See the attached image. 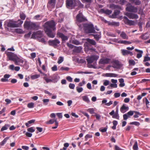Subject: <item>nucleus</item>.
I'll use <instances>...</instances> for the list:
<instances>
[{"instance_id": "nucleus-1", "label": "nucleus", "mask_w": 150, "mask_h": 150, "mask_svg": "<svg viewBox=\"0 0 150 150\" xmlns=\"http://www.w3.org/2000/svg\"><path fill=\"white\" fill-rule=\"evenodd\" d=\"M55 24L53 21H50L45 23V32L48 37L53 38L55 36V34L52 31V30H54Z\"/></svg>"}, {"instance_id": "nucleus-2", "label": "nucleus", "mask_w": 150, "mask_h": 150, "mask_svg": "<svg viewBox=\"0 0 150 150\" xmlns=\"http://www.w3.org/2000/svg\"><path fill=\"white\" fill-rule=\"evenodd\" d=\"M23 23V21L20 19L17 21H13L12 20L8 23L7 26L11 28L20 27Z\"/></svg>"}, {"instance_id": "nucleus-3", "label": "nucleus", "mask_w": 150, "mask_h": 150, "mask_svg": "<svg viewBox=\"0 0 150 150\" xmlns=\"http://www.w3.org/2000/svg\"><path fill=\"white\" fill-rule=\"evenodd\" d=\"M24 26L27 30H36L38 27L36 23L27 21L25 22Z\"/></svg>"}, {"instance_id": "nucleus-4", "label": "nucleus", "mask_w": 150, "mask_h": 150, "mask_svg": "<svg viewBox=\"0 0 150 150\" xmlns=\"http://www.w3.org/2000/svg\"><path fill=\"white\" fill-rule=\"evenodd\" d=\"M80 3V1H79L66 0V6L67 8L72 9L74 8L77 5V3L79 4Z\"/></svg>"}, {"instance_id": "nucleus-5", "label": "nucleus", "mask_w": 150, "mask_h": 150, "mask_svg": "<svg viewBox=\"0 0 150 150\" xmlns=\"http://www.w3.org/2000/svg\"><path fill=\"white\" fill-rule=\"evenodd\" d=\"M84 29L87 33H96L94 26L92 24H85L84 25Z\"/></svg>"}, {"instance_id": "nucleus-6", "label": "nucleus", "mask_w": 150, "mask_h": 150, "mask_svg": "<svg viewBox=\"0 0 150 150\" xmlns=\"http://www.w3.org/2000/svg\"><path fill=\"white\" fill-rule=\"evenodd\" d=\"M127 11L132 13H136L138 11V8L137 7L132 5L130 4L129 3L127 5V7L126 8Z\"/></svg>"}, {"instance_id": "nucleus-7", "label": "nucleus", "mask_w": 150, "mask_h": 150, "mask_svg": "<svg viewBox=\"0 0 150 150\" xmlns=\"http://www.w3.org/2000/svg\"><path fill=\"white\" fill-rule=\"evenodd\" d=\"M99 56L96 55H92L86 59L88 64L93 63L94 61H96L99 58Z\"/></svg>"}, {"instance_id": "nucleus-8", "label": "nucleus", "mask_w": 150, "mask_h": 150, "mask_svg": "<svg viewBox=\"0 0 150 150\" xmlns=\"http://www.w3.org/2000/svg\"><path fill=\"white\" fill-rule=\"evenodd\" d=\"M76 19L77 21L81 22L86 21L87 20L83 15L81 13H79L76 16Z\"/></svg>"}, {"instance_id": "nucleus-9", "label": "nucleus", "mask_w": 150, "mask_h": 150, "mask_svg": "<svg viewBox=\"0 0 150 150\" xmlns=\"http://www.w3.org/2000/svg\"><path fill=\"white\" fill-rule=\"evenodd\" d=\"M14 62L16 65L22 66L24 62V60L23 59L17 56Z\"/></svg>"}, {"instance_id": "nucleus-10", "label": "nucleus", "mask_w": 150, "mask_h": 150, "mask_svg": "<svg viewBox=\"0 0 150 150\" xmlns=\"http://www.w3.org/2000/svg\"><path fill=\"white\" fill-rule=\"evenodd\" d=\"M7 55L9 60L13 62L17 56L16 54L11 52H8L7 54Z\"/></svg>"}, {"instance_id": "nucleus-11", "label": "nucleus", "mask_w": 150, "mask_h": 150, "mask_svg": "<svg viewBox=\"0 0 150 150\" xmlns=\"http://www.w3.org/2000/svg\"><path fill=\"white\" fill-rule=\"evenodd\" d=\"M124 22L125 24H128L129 25H134L135 24V22L132 20H129L126 16L124 17Z\"/></svg>"}, {"instance_id": "nucleus-12", "label": "nucleus", "mask_w": 150, "mask_h": 150, "mask_svg": "<svg viewBox=\"0 0 150 150\" xmlns=\"http://www.w3.org/2000/svg\"><path fill=\"white\" fill-rule=\"evenodd\" d=\"M126 15L130 19H137L139 17L137 14L133 13H127Z\"/></svg>"}, {"instance_id": "nucleus-13", "label": "nucleus", "mask_w": 150, "mask_h": 150, "mask_svg": "<svg viewBox=\"0 0 150 150\" xmlns=\"http://www.w3.org/2000/svg\"><path fill=\"white\" fill-rule=\"evenodd\" d=\"M113 65L112 67L114 68L120 69L122 67V64L118 60H114L113 61Z\"/></svg>"}, {"instance_id": "nucleus-14", "label": "nucleus", "mask_w": 150, "mask_h": 150, "mask_svg": "<svg viewBox=\"0 0 150 150\" xmlns=\"http://www.w3.org/2000/svg\"><path fill=\"white\" fill-rule=\"evenodd\" d=\"M57 35L59 37L61 38L63 42L68 39V37L67 36L65 35L62 33L58 32L57 33Z\"/></svg>"}, {"instance_id": "nucleus-15", "label": "nucleus", "mask_w": 150, "mask_h": 150, "mask_svg": "<svg viewBox=\"0 0 150 150\" xmlns=\"http://www.w3.org/2000/svg\"><path fill=\"white\" fill-rule=\"evenodd\" d=\"M42 34V32L40 30L38 31V41L45 44H46V42L44 39L43 38H41Z\"/></svg>"}, {"instance_id": "nucleus-16", "label": "nucleus", "mask_w": 150, "mask_h": 150, "mask_svg": "<svg viewBox=\"0 0 150 150\" xmlns=\"http://www.w3.org/2000/svg\"><path fill=\"white\" fill-rule=\"evenodd\" d=\"M110 61V59L108 58L101 59L99 62L100 64H108Z\"/></svg>"}, {"instance_id": "nucleus-17", "label": "nucleus", "mask_w": 150, "mask_h": 150, "mask_svg": "<svg viewBox=\"0 0 150 150\" xmlns=\"http://www.w3.org/2000/svg\"><path fill=\"white\" fill-rule=\"evenodd\" d=\"M49 44L50 45H56L57 44L60 43L59 41L57 39L55 38L54 40H50L49 41Z\"/></svg>"}, {"instance_id": "nucleus-18", "label": "nucleus", "mask_w": 150, "mask_h": 150, "mask_svg": "<svg viewBox=\"0 0 150 150\" xmlns=\"http://www.w3.org/2000/svg\"><path fill=\"white\" fill-rule=\"evenodd\" d=\"M82 49V48L81 46L77 47L75 46L73 50V51L74 52L78 53L81 51Z\"/></svg>"}, {"instance_id": "nucleus-19", "label": "nucleus", "mask_w": 150, "mask_h": 150, "mask_svg": "<svg viewBox=\"0 0 150 150\" xmlns=\"http://www.w3.org/2000/svg\"><path fill=\"white\" fill-rule=\"evenodd\" d=\"M86 40L88 43L93 45H96V42L95 40L93 39L87 38L86 39Z\"/></svg>"}, {"instance_id": "nucleus-20", "label": "nucleus", "mask_w": 150, "mask_h": 150, "mask_svg": "<svg viewBox=\"0 0 150 150\" xmlns=\"http://www.w3.org/2000/svg\"><path fill=\"white\" fill-rule=\"evenodd\" d=\"M122 53L124 55H126L128 54H130L131 55H132L133 54L132 52L125 50H122Z\"/></svg>"}, {"instance_id": "nucleus-21", "label": "nucleus", "mask_w": 150, "mask_h": 150, "mask_svg": "<svg viewBox=\"0 0 150 150\" xmlns=\"http://www.w3.org/2000/svg\"><path fill=\"white\" fill-rule=\"evenodd\" d=\"M135 50L136 52H137L139 53H138L137 55V57L138 58L141 57H142V54L143 53V51L142 50H139L137 49H135Z\"/></svg>"}, {"instance_id": "nucleus-22", "label": "nucleus", "mask_w": 150, "mask_h": 150, "mask_svg": "<svg viewBox=\"0 0 150 150\" xmlns=\"http://www.w3.org/2000/svg\"><path fill=\"white\" fill-rule=\"evenodd\" d=\"M128 107L126 106L124 104L121 108L120 110L122 112L124 113L125 112L124 110H128Z\"/></svg>"}, {"instance_id": "nucleus-23", "label": "nucleus", "mask_w": 150, "mask_h": 150, "mask_svg": "<svg viewBox=\"0 0 150 150\" xmlns=\"http://www.w3.org/2000/svg\"><path fill=\"white\" fill-rule=\"evenodd\" d=\"M120 37L123 39H128V36L124 32H122L120 35Z\"/></svg>"}, {"instance_id": "nucleus-24", "label": "nucleus", "mask_w": 150, "mask_h": 150, "mask_svg": "<svg viewBox=\"0 0 150 150\" xmlns=\"http://www.w3.org/2000/svg\"><path fill=\"white\" fill-rule=\"evenodd\" d=\"M84 45H85V47L84 49L85 51L86 52H87L90 48L91 46L90 45V44L88 43L87 42Z\"/></svg>"}, {"instance_id": "nucleus-25", "label": "nucleus", "mask_w": 150, "mask_h": 150, "mask_svg": "<svg viewBox=\"0 0 150 150\" xmlns=\"http://www.w3.org/2000/svg\"><path fill=\"white\" fill-rule=\"evenodd\" d=\"M130 1L132 3H134L136 5H139L141 3L140 0H130Z\"/></svg>"}, {"instance_id": "nucleus-26", "label": "nucleus", "mask_w": 150, "mask_h": 150, "mask_svg": "<svg viewBox=\"0 0 150 150\" xmlns=\"http://www.w3.org/2000/svg\"><path fill=\"white\" fill-rule=\"evenodd\" d=\"M118 43L120 44H123L125 45L131 44V42L126 40H119L118 41Z\"/></svg>"}, {"instance_id": "nucleus-27", "label": "nucleus", "mask_w": 150, "mask_h": 150, "mask_svg": "<svg viewBox=\"0 0 150 150\" xmlns=\"http://www.w3.org/2000/svg\"><path fill=\"white\" fill-rule=\"evenodd\" d=\"M20 17L22 20H24L26 18V15L22 12H20Z\"/></svg>"}, {"instance_id": "nucleus-28", "label": "nucleus", "mask_w": 150, "mask_h": 150, "mask_svg": "<svg viewBox=\"0 0 150 150\" xmlns=\"http://www.w3.org/2000/svg\"><path fill=\"white\" fill-rule=\"evenodd\" d=\"M120 11L118 10H116L115 11L114 13L112 15V17L115 18L116 16L119 14Z\"/></svg>"}, {"instance_id": "nucleus-29", "label": "nucleus", "mask_w": 150, "mask_h": 150, "mask_svg": "<svg viewBox=\"0 0 150 150\" xmlns=\"http://www.w3.org/2000/svg\"><path fill=\"white\" fill-rule=\"evenodd\" d=\"M35 121V120H34L33 119L30 120L28 121L27 122L25 123V125L27 127H28L30 126V125H29V124H31L32 123H34Z\"/></svg>"}, {"instance_id": "nucleus-30", "label": "nucleus", "mask_w": 150, "mask_h": 150, "mask_svg": "<svg viewBox=\"0 0 150 150\" xmlns=\"http://www.w3.org/2000/svg\"><path fill=\"white\" fill-rule=\"evenodd\" d=\"M108 23L109 25H114L116 26H117L119 25V23H118L115 22H109Z\"/></svg>"}, {"instance_id": "nucleus-31", "label": "nucleus", "mask_w": 150, "mask_h": 150, "mask_svg": "<svg viewBox=\"0 0 150 150\" xmlns=\"http://www.w3.org/2000/svg\"><path fill=\"white\" fill-rule=\"evenodd\" d=\"M10 126L9 125H5L4 126H3L1 128V131H2L7 129Z\"/></svg>"}, {"instance_id": "nucleus-32", "label": "nucleus", "mask_w": 150, "mask_h": 150, "mask_svg": "<svg viewBox=\"0 0 150 150\" xmlns=\"http://www.w3.org/2000/svg\"><path fill=\"white\" fill-rule=\"evenodd\" d=\"M8 139V137H6L0 143V145L2 146L4 145L6 142L7 140Z\"/></svg>"}, {"instance_id": "nucleus-33", "label": "nucleus", "mask_w": 150, "mask_h": 150, "mask_svg": "<svg viewBox=\"0 0 150 150\" xmlns=\"http://www.w3.org/2000/svg\"><path fill=\"white\" fill-rule=\"evenodd\" d=\"M56 121H57L56 119H51L49 120V121L47 122L46 123L48 124H52L54 123V122H55V123H56Z\"/></svg>"}, {"instance_id": "nucleus-34", "label": "nucleus", "mask_w": 150, "mask_h": 150, "mask_svg": "<svg viewBox=\"0 0 150 150\" xmlns=\"http://www.w3.org/2000/svg\"><path fill=\"white\" fill-rule=\"evenodd\" d=\"M141 38L143 40H146L148 39L149 38V36L147 34H145L141 36Z\"/></svg>"}, {"instance_id": "nucleus-35", "label": "nucleus", "mask_w": 150, "mask_h": 150, "mask_svg": "<svg viewBox=\"0 0 150 150\" xmlns=\"http://www.w3.org/2000/svg\"><path fill=\"white\" fill-rule=\"evenodd\" d=\"M71 43L72 44H73L76 45H78L81 44V43L79 41L76 40H72Z\"/></svg>"}, {"instance_id": "nucleus-36", "label": "nucleus", "mask_w": 150, "mask_h": 150, "mask_svg": "<svg viewBox=\"0 0 150 150\" xmlns=\"http://www.w3.org/2000/svg\"><path fill=\"white\" fill-rule=\"evenodd\" d=\"M94 38L96 40L98 41L99 40V39L100 38L101 36L100 35H93Z\"/></svg>"}, {"instance_id": "nucleus-37", "label": "nucleus", "mask_w": 150, "mask_h": 150, "mask_svg": "<svg viewBox=\"0 0 150 150\" xmlns=\"http://www.w3.org/2000/svg\"><path fill=\"white\" fill-rule=\"evenodd\" d=\"M133 148L134 150H138V144L137 142V141L135 142V144L133 146Z\"/></svg>"}, {"instance_id": "nucleus-38", "label": "nucleus", "mask_w": 150, "mask_h": 150, "mask_svg": "<svg viewBox=\"0 0 150 150\" xmlns=\"http://www.w3.org/2000/svg\"><path fill=\"white\" fill-rule=\"evenodd\" d=\"M135 113V115H134V118H138L139 117L138 115H141V114L138 111H134V112Z\"/></svg>"}, {"instance_id": "nucleus-39", "label": "nucleus", "mask_w": 150, "mask_h": 150, "mask_svg": "<svg viewBox=\"0 0 150 150\" xmlns=\"http://www.w3.org/2000/svg\"><path fill=\"white\" fill-rule=\"evenodd\" d=\"M43 104L44 105H46L48 104V103L49 101V99H44L43 100Z\"/></svg>"}, {"instance_id": "nucleus-40", "label": "nucleus", "mask_w": 150, "mask_h": 150, "mask_svg": "<svg viewBox=\"0 0 150 150\" xmlns=\"http://www.w3.org/2000/svg\"><path fill=\"white\" fill-rule=\"evenodd\" d=\"M27 107L29 108H33L34 107V103L32 102L29 103L28 104Z\"/></svg>"}, {"instance_id": "nucleus-41", "label": "nucleus", "mask_w": 150, "mask_h": 150, "mask_svg": "<svg viewBox=\"0 0 150 150\" xmlns=\"http://www.w3.org/2000/svg\"><path fill=\"white\" fill-rule=\"evenodd\" d=\"M82 98H83V100L84 101L87 102L88 103L89 101V100L88 97L86 96H83L82 97Z\"/></svg>"}, {"instance_id": "nucleus-42", "label": "nucleus", "mask_w": 150, "mask_h": 150, "mask_svg": "<svg viewBox=\"0 0 150 150\" xmlns=\"http://www.w3.org/2000/svg\"><path fill=\"white\" fill-rule=\"evenodd\" d=\"M134 112V111L130 110L128 112L127 114L128 115V116L130 117V116H131L133 115Z\"/></svg>"}, {"instance_id": "nucleus-43", "label": "nucleus", "mask_w": 150, "mask_h": 150, "mask_svg": "<svg viewBox=\"0 0 150 150\" xmlns=\"http://www.w3.org/2000/svg\"><path fill=\"white\" fill-rule=\"evenodd\" d=\"M138 13L140 14L141 15H143L144 14L143 10L142 8H140L139 9Z\"/></svg>"}, {"instance_id": "nucleus-44", "label": "nucleus", "mask_w": 150, "mask_h": 150, "mask_svg": "<svg viewBox=\"0 0 150 150\" xmlns=\"http://www.w3.org/2000/svg\"><path fill=\"white\" fill-rule=\"evenodd\" d=\"M38 32L33 33L32 35V38H33L35 39L37 37Z\"/></svg>"}, {"instance_id": "nucleus-45", "label": "nucleus", "mask_w": 150, "mask_h": 150, "mask_svg": "<svg viewBox=\"0 0 150 150\" xmlns=\"http://www.w3.org/2000/svg\"><path fill=\"white\" fill-rule=\"evenodd\" d=\"M63 61V58L62 57H60L58 60V63L59 64L61 63Z\"/></svg>"}, {"instance_id": "nucleus-46", "label": "nucleus", "mask_w": 150, "mask_h": 150, "mask_svg": "<svg viewBox=\"0 0 150 150\" xmlns=\"http://www.w3.org/2000/svg\"><path fill=\"white\" fill-rule=\"evenodd\" d=\"M34 127H31L27 129L28 131L30 132H33L35 131Z\"/></svg>"}, {"instance_id": "nucleus-47", "label": "nucleus", "mask_w": 150, "mask_h": 150, "mask_svg": "<svg viewBox=\"0 0 150 150\" xmlns=\"http://www.w3.org/2000/svg\"><path fill=\"white\" fill-rule=\"evenodd\" d=\"M130 125H134L137 126H139L140 125V123L137 122H134L130 123Z\"/></svg>"}, {"instance_id": "nucleus-48", "label": "nucleus", "mask_w": 150, "mask_h": 150, "mask_svg": "<svg viewBox=\"0 0 150 150\" xmlns=\"http://www.w3.org/2000/svg\"><path fill=\"white\" fill-rule=\"evenodd\" d=\"M44 79L46 81L47 83H48L49 82H52V80L50 79H49L47 78L45 76L44 77Z\"/></svg>"}, {"instance_id": "nucleus-49", "label": "nucleus", "mask_w": 150, "mask_h": 150, "mask_svg": "<svg viewBox=\"0 0 150 150\" xmlns=\"http://www.w3.org/2000/svg\"><path fill=\"white\" fill-rule=\"evenodd\" d=\"M150 61V57L148 56H145L143 60L144 62Z\"/></svg>"}, {"instance_id": "nucleus-50", "label": "nucleus", "mask_w": 150, "mask_h": 150, "mask_svg": "<svg viewBox=\"0 0 150 150\" xmlns=\"http://www.w3.org/2000/svg\"><path fill=\"white\" fill-rule=\"evenodd\" d=\"M112 11L110 10H106L104 11V13L105 14L109 15L112 13Z\"/></svg>"}, {"instance_id": "nucleus-51", "label": "nucleus", "mask_w": 150, "mask_h": 150, "mask_svg": "<svg viewBox=\"0 0 150 150\" xmlns=\"http://www.w3.org/2000/svg\"><path fill=\"white\" fill-rule=\"evenodd\" d=\"M123 119L125 120H126L128 118L130 117L128 116L127 114H124L123 115Z\"/></svg>"}, {"instance_id": "nucleus-52", "label": "nucleus", "mask_w": 150, "mask_h": 150, "mask_svg": "<svg viewBox=\"0 0 150 150\" xmlns=\"http://www.w3.org/2000/svg\"><path fill=\"white\" fill-rule=\"evenodd\" d=\"M76 90L78 92L80 93L83 91V88L82 87H76Z\"/></svg>"}, {"instance_id": "nucleus-53", "label": "nucleus", "mask_w": 150, "mask_h": 150, "mask_svg": "<svg viewBox=\"0 0 150 150\" xmlns=\"http://www.w3.org/2000/svg\"><path fill=\"white\" fill-rule=\"evenodd\" d=\"M109 83V81L108 80H105L103 82V85L105 86L108 85Z\"/></svg>"}, {"instance_id": "nucleus-54", "label": "nucleus", "mask_w": 150, "mask_h": 150, "mask_svg": "<svg viewBox=\"0 0 150 150\" xmlns=\"http://www.w3.org/2000/svg\"><path fill=\"white\" fill-rule=\"evenodd\" d=\"M31 78L32 79H35L38 78V75H34L31 76Z\"/></svg>"}, {"instance_id": "nucleus-55", "label": "nucleus", "mask_w": 150, "mask_h": 150, "mask_svg": "<svg viewBox=\"0 0 150 150\" xmlns=\"http://www.w3.org/2000/svg\"><path fill=\"white\" fill-rule=\"evenodd\" d=\"M61 70H65L66 71H68L69 70V68L68 67L64 68L63 67H61L60 68Z\"/></svg>"}, {"instance_id": "nucleus-56", "label": "nucleus", "mask_w": 150, "mask_h": 150, "mask_svg": "<svg viewBox=\"0 0 150 150\" xmlns=\"http://www.w3.org/2000/svg\"><path fill=\"white\" fill-rule=\"evenodd\" d=\"M69 88L71 89H73L75 87V85L74 84L70 83L69 85Z\"/></svg>"}, {"instance_id": "nucleus-57", "label": "nucleus", "mask_w": 150, "mask_h": 150, "mask_svg": "<svg viewBox=\"0 0 150 150\" xmlns=\"http://www.w3.org/2000/svg\"><path fill=\"white\" fill-rule=\"evenodd\" d=\"M31 34V32H30L28 33L25 35L24 37L25 38H28L30 37Z\"/></svg>"}, {"instance_id": "nucleus-58", "label": "nucleus", "mask_w": 150, "mask_h": 150, "mask_svg": "<svg viewBox=\"0 0 150 150\" xmlns=\"http://www.w3.org/2000/svg\"><path fill=\"white\" fill-rule=\"evenodd\" d=\"M67 45L68 46L69 48H74V47L75 46H74V45H72V44H69L68 43H67Z\"/></svg>"}, {"instance_id": "nucleus-59", "label": "nucleus", "mask_w": 150, "mask_h": 150, "mask_svg": "<svg viewBox=\"0 0 150 150\" xmlns=\"http://www.w3.org/2000/svg\"><path fill=\"white\" fill-rule=\"evenodd\" d=\"M118 76L117 74L114 73H110V77H116Z\"/></svg>"}, {"instance_id": "nucleus-60", "label": "nucleus", "mask_w": 150, "mask_h": 150, "mask_svg": "<svg viewBox=\"0 0 150 150\" xmlns=\"http://www.w3.org/2000/svg\"><path fill=\"white\" fill-rule=\"evenodd\" d=\"M110 86L112 88H117V84L111 83L110 85Z\"/></svg>"}, {"instance_id": "nucleus-61", "label": "nucleus", "mask_w": 150, "mask_h": 150, "mask_svg": "<svg viewBox=\"0 0 150 150\" xmlns=\"http://www.w3.org/2000/svg\"><path fill=\"white\" fill-rule=\"evenodd\" d=\"M129 63L130 64L134 65L135 64V62L133 60H130L129 61Z\"/></svg>"}, {"instance_id": "nucleus-62", "label": "nucleus", "mask_w": 150, "mask_h": 150, "mask_svg": "<svg viewBox=\"0 0 150 150\" xmlns=\"http://www.w3.org/2000/svg\"><path fill=\"white\" fill-rule=\"evenodd\" d=\"M112 117L113 118H116V119H119V115H117V114H116L115 113L112 116Z\"/></svg>"}, {"instance_id": "nucleus-63", "label": "nucleus", "mask_w": 150, "mask_h": 150, "mask_svg": "<svg viewBox=\"0 0 150 150\" xmlns=\"http://www.w3.org/2000/svg\"><path fill=\"white\" fill-rule=\"evenodd\" d=\"M114 96L115 98H117L120 96V93H115Z\"/></svg>"}, {"instance_id": "nucleus-64", "label": "nucleus", "mask_w": 150, "mask_h": 150, "mask_svg": "<svg viewBox=\"0 0 150 150\" xmlns=\"http://www.w3.org/2000/svg\"><path fill=\"white\" fill-rule=\"evenodd\" d=\"M52 70L53 71H56L57 70V68L56 65H54L53 67L52 68Z\"/></svg>"}]
</instances>
